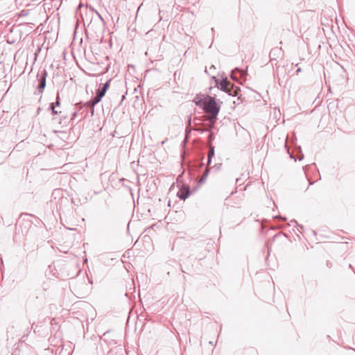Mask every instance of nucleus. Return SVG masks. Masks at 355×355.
<instances>
[{
    "mask_svg": "<svg viewBox=\"0 0 355 355\" xmlns=\"http://www.w3.org/2000/svg\"><path fill=\"white\" fill-rule=\"evenodd\" d=\"M109 44H110V46H112V44H111V39L109 40Z\"/></svg>",
    "mask_w": 355,
    "mask_h": 355,
    "instance_id": "9d476101",
    "label": "nucleus"
},
{
    "mask_svg": "<svg viewBox=\"0 0 355 355\" xmlns=\"http://www.w3.org/2000/svg\"><path fill=\"white\" fill-rule=\"evenodd\" d=\"M301 71V69L299 68L297 70V72H300Z\"/></svg>",
    "mask_w": 355,
    "mask_h": 355,
    "instance_id": "9b49d317",
    "label": "nucleus"
},
{
    "mask_svg": "<svg viewBox=\"0 0 355 355\" xmlns=\"http://www.w3.org/2000/svg\"><path fill=\"white\" fill-rule=\"evenodd\" d=\"M216 87L222 91L226 92L227 89L231 86V83L227 79L216 80Z\"/></svg>",
    "mask_w": 355,
    "mask_h": 355,
    "instance_id": "20e7f679",
    "label": "nucleus"
},
{
    "mask_svg": "<svg viewBox=\"0 0 355 355\" xmlns=\"http://www.w3.org/2000/svg\"><path fill=\"white\" fill-rule=\"evenodd\" d=\"M214 155V150L213 147H211L208 153V163L210 162L211 157Z\"/></svg>",
    "mask_w": 355,
    "mask_h": 355,
    "instance_id": "6e6552de",
    "label": "nucleus"
},
{
    "mask_svg": "<svg viewBox=\"0 0 355 355\" xmlns=\"http://www.w3.org/2000/svg\"><path fill=\"white\" fill-rule=\"evenodd\" d=\"M177 196L182 200H185L189 196V189L188 187L182 186L178 192Z\"/></svg>",
    "mask_w": 355,
    "mask_h": 355,
    "instance_id": "39448f33",
    "label": "nucleus"
},
{
    "mask_svg": "<svg viewBox=\"0 0 355 355\" xmlns=\"http://www.w3.org/2000/svg\"><path fill=\"white\" fill-rule=\"evenodd\" d=\"M239 91V89L237 87H234V85L231 83V86H230L225 92H227L230 96H236L238 95Z\"/></svg>",
    "mask_w": 355,
    "mask_h": 355,
    "instance_id": "423d86ee",
    "label": "nucleus"
},
{
    "mask_svg": "<svg viewBox=\"0 0 355 355\" xmlns=\"http://www.w3.org/2000/svg\"><path fill=\"white\" fill-rule=\"evenodd\" d=\"M110 82H111V79L108 80L103 85V86L102 87L101 89H98L96 91V96H94V98L92 100L85 103L84 106L80 107V110H83V109L89 108L91 114H92V115H93L94 114V105L96 104H97L101 100L102 97L105 95L107 89L109 87Z\"/></svg>",
    "mask_w": 355,
    "mask_h": 355,
    "instance_id": "f03ea898",
    "label": "nucleus"
},
{
    "mask_svg": "<svg viewBox=\"0 0 355 355\" xmlns=\"http://www.w3.org/2000/svg\"><path fill=\"white\" fill-rule=\"evenodd\" d=\"M47 76V73L45 69L39 71L37 74V81L38 82V85H37V89L40 94H42L46 87V78Z\"/></svg>",
    "mask_w": 355,
    "mask_h": 355,
    "instance_id": "7ed1b4c3",
    "label": "nucleus"
},
{
    "mask_svg": "<svg viewBox=\"0 0 355 355\" xmlns=\"http://www.w3.org/2000/svg\"><path fill=\"white\" fill-rule=\"evenodd\" d=\"M60 98H59V96H57V98H56V102H55V103H52L51 104V105H50V108H51V111H52V114H53V115L57 114H58V113L60 112H58V110H55V105H56L57 106H59V105H60Z\"/></svg>",
    "mask_w": 355,
    "mask_h": 355,
    "instance_id": "0eeeda50",
    "label": "nucleus"
},
{
    "mask_svg": "<svg viewBox=\"0 0 355 355\" xmlns=\"http://www.w3.org/2000/svg\"><path fill=\"white\" fill-rule=\"evenodd\" d=\"M77 114H78V112H75L73 113V118L77 115Z\"/></svg>",
    "mask_w": 355,
    "mask_h": 355,
    "instance_id": "1a4fd4ad",
    "label": "nucleus"
},
{
    "mask_svg": "<svg viewBox=\"0 0 355 355\" xmlns=\"http://www.w3.org/2000/svg\"><path fill=\"white\" fill-rule=\"evenodd\" d=\"M194 101L196 105L203 106L205 112L208 114L207 120L211 124H214L216 121L217 115L220 110V106L217 105L215 98L210 96H198L195 98Z\"/></svg>",
    "mask_w": 355,
    "mask_h": 355,
    "instance_id": "f257e3e1",
    "label": "nucleus"
}]
</instances>
